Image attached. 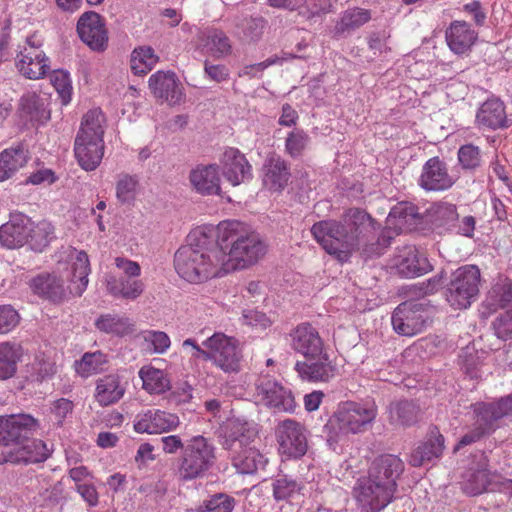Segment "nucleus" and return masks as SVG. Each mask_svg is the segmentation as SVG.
<instances>
[{
	"mask_svg": "<svg viewBox=\"0 0 512 512\" xmlns=\"http://www.w3.org/2000/svg\"><path fill=\"white\" fill-rule=\"evenodd\" d=\"M308 143V134L301 129H294L288 133L285 141V151L292 158L300 157Z\"/></svg>",
	"mask_w": 512,
	"mask_h": 512,
	"instance_id": "obj_56",
	"label": "nucleus"
},
{
	"mask_svg": "<svg viewBox=\"0 0 512 512\" xmlns=\"http://www.w3.org/2000/svg\"><path fill=\"white\" fill-rule=\"evenodd\" d=\"M33 292L52 302H60L65 297L63 280L54 274H41L31 281Z\"/></svg>",
	"mask_w": 512,
	"mask_h": 512,
	"instance_id": "obj_33",
	"label": "nucleus"
},
{
	"mask_svg": "<svg viewBox=\"0 0 512 512\" xmlns=\"http://www.w3.org/2000/svg\"><path fill=\"white\" fill-rule=\"evenodd\" d=\"M235 506L233 497L218 493L204 502L201 512H232Z\"/></svg>",
	"mask_w": 512,
	"mask_h": 512,
	"instance_id": "obj_59",
	"label": "nucleus"
},
{
	"mask_svg": "<svg viewBox=\"0 0 512 512\" xmlns=\"http://www.w3.org/2000/svg\"><path fill=\"white\" fill-rule=\"evenodd\" d=\"M19 111L29 121L45 122L50 118L44 100L36 93L23 95L19 103Z\"/></svg>",
	"mask_w": 512,
	"mask_h": 512,
	"instance_id": "obj_41",
	"label": "nucleus"
},
{
	"mask_svg": "<svg viewBox=\"0 0 512 512\" xmlns=\"http://www.w3.org/2000/svg\"><path fill=\"white\" fill-rule=\"evenodd\" d=\"M477 39V33L465 21H454L446 30V41L456 54H463L471 48Z\"/></svg>",
	"mask_w": 512,
	"mask_h": 512,
	"instance_id": "obj_32",
	"label": "nucleus"
},
{
	"mask_svg": "<svg viewBox=\"0 0 512 512\" xmlns=\"http://www.w3.org/2000/svg\"><path fill=\"white\" fill-rule=\"evenodd\" d=\"M492 328L497 338L512 339V309L500 313L492 322Z\"/></svg>",
	"mask_w": 512,
	"mask_h": 512,
	"instance_id": "obj_60",
	"label": "nucleus"
},
{
	"mask_svg": "<svg viewBox=\"0 0 512 512\" xmlns=\"http://www.w3.org/2000/svg\"><path fill=\"white\" fill-rule=\"evenodd\" d=\"M353 495L362 512H379L392 501L394 492L369 477H362L354 486Z\"/></svg>",
	"mask_w": 512,
	"mask_h": 512,
	"instance_id": "obj_12",
	"label": "nucleus"
},
{
	"mask_svg": "<svg viewBox=\"0 0 512 512\" xmlns=\"http://www.w3.org/2000/svg\"><path fill=\"white\" fill-rule=\"evenodd\" d=\"M149 88L155 98L169 105L180 104L184 99L182 86L174 72L157 71L149 78Z\"/></svg>",
	"mask_w": 512,
	"mask_h": 512,
	"instance_id": "obj_18",
	"label": "nucleus"
},
{
	"mask_svg": "<svg viewBox=\"0 0 512 512\" xmlns=\"http://www.w3.org/2000/svg\"><path fill=\"white\" fill-rule=\"evenodd\" d=\"M105 116L100 109L89 110L82 118L80 129L76 137L82 139L103 141Z\"/></svg>",
	"mask_w": 512,
	"mask_h": 512,
	"instance_id": "obj_38",
	"label": "nucleus"
},
{
	"mask_svg": "<svg viewBox=\"0 0 512 512\" xmlns=\"http://www.w3.org/2000/svg\"><path fill=\"white\" fill-rule=\"evenodd\" d=\"M90 273V262L86 252L80 251L77 253L75 261L71 266L70 281L73 288L71 291L77 295H81L86 289L88 284V275Z\"/></svg>",
	"mask_w": 512,
	"mask_h": 512,
	"instance_id": "obj_44",
	"label": "nucleus"
},
{
	"mask_svg": "<svg viewBox=\"0 0 512 512\" xmlns=\"http://www.w3.org/2000/svg\"><path fill=\"white\" fill-rule=\"evenodd\" d=\"M495 477L485 468L472 471L463 483V491L470 496L480 495L488 490Z\"/></svg>",
	"mask_w": 512,
	"mask_h": 512,
	"instance_id": "obj_48",
	"label": "nucleus"
},
{
	"mask_svg": "<svg viewBox=\"0 0 512 512\" xmlns=\"http://www.w3.org/2000/svg\"><path fill=\"white\" fill-rule=\"evenodd\" d=\"M159 57L150 46H139L131 53L130 66L135 75H145L153 69Z\"/></svg>",
	"mask_w": 512,
	"mask_h": 512,
	"instance_id": "obj_46",
	"label": "nucleus"
},
{
	"mask_svg": "<svg viewBox=\"0 0 512 512\" xmlns=\"http://www.w3.org/2000/svg\"><path fill=\"white\" fill-rule=\"evenodd\" d=\"M142 387L149 393L161 394L170 389V380L164 371L153 366H143L139 370Z\"/></svg>",
	"mask_w": 512,
	"mask_h": 512,
	"instance_id": "obj_43",
	"label": "nucleus"
},
{
	"mask_svg": "<svg viewBox=\"0 0 512 512\" xmlns=\"http://www.w3.org/2000/svg\"><path fill=\"white\" fill-rule=\"evenodd\" d=\"M189 181L195 191L201 195H219L220 175L216 164L197 165L190 171Z\"/></svg>",
	"mask_w": 512,
	"mask_h": 512,
	"instance_id": "obj_27",
	"label": "nucleus"
},
{
	"mask_svg": "<svg viewBox=\"0 0 512 512\" xmlns=\"http://www.w3.org/2000/svg\"><path fill=\"white\" fill-rule=\"evenodd\" d=\"M215 239L225 274L251 267L264 257L267 245L261 236L246 224L229 220L218 224Z\"/></svg>",
	"mask_w": 512,
	"mask_h": 512,
	"instance_id": "obj_3",
	"label": "nucleus"
},
{
	"mask_svg": "<svg viewBox=\"0 0 512 512\" xmlns=\"http://www.w3.org/2000/svg\"><path fill=\"white\" fill-rule=\"evenodd\" d=\"M421 409L419 405L410 400H401L389 406L390 423L402 427H410L419 420Z\"/></svg>",
	"mask_w": 512,
	"mask_h": 512,
	"instance_id": "obj_35",
	"label": "nucleus"
},
{
	"mask_svg": "<svg viewBox=\"0 0 512 512\" xmlns=\"http://www.w3.org/2000/svg\"><path fill=\"white\" fill-rule=\"evenodd\" d=\"M394 267L399 275L406 278L421 276L432 270L428 259L415 246H404L394 258Z\"/></svg>",
	"mask_w": 512,
	"mask_h": 512,
	"instance_id": "obj_22",
	"label": "nucleus"
},
{
	"mask_svg": "<svg viewBox=\"0 0 512 512\" xmlns=\"http://www.w3.org/2000/svg\"><path fill=\"white\" fill-rule=\"evenodd\" d=\"M75 157L79 165L86 171L95 170L101 163L104 155V141L98 143L97 140L75 138L74 143Z\"/></svg>",
	"mask_w": 512,
	"mask_h": 512,
	"instance_id": "obj_30",
	"label": "nucleus"
},
{
	"mask_svg": "<svg viewBox=\"0 0 512 512\" xmlns=\"http://www.w3.org/2000/svg\"><path fill=\"white\" fill-rule=\"evenodd\" d=\"M291 348L306 359H315L324 352L323 340L310 323L297 325L290 334Z\"/></svg>",
	"mask_w": 512,
	"mask_h": 512,
	"instance_id": "obj_17",
	"label": "nucleus"
},
{
	"mask_svg": "<svg viewBox=\"0 0 512 512\" xmlns=\"http://www.w3.org/2000/svg\"><path fill=\"white\" fill-rule=\"evenodd\" d=\"M30 231L27 243L33 250L39 252L48 246L54 234L53 226L47 221H41L36 225L30 221Z\"/></svg>",
	"mask_w": 512,
	"mask_h": 512,
	"instance_id": "obj_50",
	"label": "nucleus"
},
{
	"mask_svg": "<svg viewBox=\"0 0 512 512\" xmlns=\"http://www.w3.org/2000/svg\"><path fill=\"white\" fill-rule=\"evenodd\" d=\"M42 45V41L34 34L26 38L25 45L17 53L15 67L24 78L42 79L50 70V61Z\"/></svg>",
	"mask_w": 512,
	"mask_h": 512,
	"instance_id": "obj_9",
	"label": "nucleus"
},
{
	"mask_svg": "<svg viewBox=\"0 0 512 512\" xmlns=\"http://www.w3.org/2000/svg\"><path fill=\"white\" fill-rule=\"evenodd\" d=\"M202 345L209 349L207 360L225 373H238L243 358L238 341L221 332L208 337Z\"/></svg>",
	"mask_w": 512,
	"mask_h": 512,
	"instance_id": "obj_8",
	"label": "nucleus"
},
{
	"mask_svg": "<svg viewBox=\"0 0 512 512\" xmlns=\"http://www.w3.org/2000/svg\"><path fill=\"white\" fill-rule=\"evenodd\" d=\"M375 417L374 408L353 401L343 402L324 426L327 441L336 443L342 435L360 433Z\"/></svg>",
	"mask_w": 512,
	"mask_h": 512,
	"instance_id": "obj_5",
	"label": "nucleus"
},
{
	"mask_svg": "<svg viewBox=\"0 0 512 512\" xmlns=\"http://www.w3.org/2000/svg\"><path fill=\"white\" fill-rule=\"evenodd\" d=\"M331 7L332 0H307L305 10H301L299 13L307 19H311L328 13Z\"/></svg>",
	"mask_w": 512,
	"mask_h": 512,
	"instance_id": "obj_62",
	"label": "nucleus"
},
{
	"mask_svg": "<svg viewBox=\"0 0 512 512\" xmlns=\"http://www.w3.org/2000/svg\"><path fill=\"white\" fill-rule=\"evenodd\" d=\"M457 156L463 170L475 171L481 166V151L479 147L473 144L462 145L458 150Z\"/></svg>",
	"mask_w": 512,
	"mask_h": 512,
	"instance_id": "obj_54",
	"label": "nucleus"
},
{
	"mask_svg": "<svg viewBox=\"0 0 512 512\" xmlns=\"http://www.w3.org/2000/svg\"><path fill=\"white\" fill-rule=\"evenodd\" d=\"M51 450L46 443L40 439H31L22 441L21 444L6 449L2 453V461L12 464H31L44 462L49 458Z\"/></svg>",
	"mask_w": 512,
	"mask_h": 512,
	"instance_id": "obj_15",
	"label": "nucleus"
},
{
	"mask_svg": "<svg viewBox=\"0 0 512 512\" xmlns=\"http://www.w3.org/2000/svg\"><path fill=\"white\" fill-rule=\"evenodd\" d=\"M478 125L489 129L508 128L511 121L507 118L504 103L499 99H488L477 111Z\"/></svg>",
	"mask_w": 512,
	"mask_h": 512,
	"instance_id": "obj_29",
	"label": "nucleus"
},
{
	"mask_svg": "<svg viewBox=\"0 0 512 512\" xmlns=\"http://www.w3.org/2000/svg\"><path fill=\"white\" fill-rule=\"evenodd\" d=\"M262 171L263 185L270 191L280 192L287 186L290 168L281 156L269 155L263 164Z\"/></svg>",
	"mask_w": 512,
	"mask_h": 512,
	"instance_id": "obj_26",
	"label": "nucleus"
},
{
	"mask_svg": "<svg viewBox=\"0 0 512 512\" xmlns=\"http://www.w3.org/2000/svg\"><path fill=\"white\" fill-rule=\"evenodd\" d=\"M295 370L302 380L309 382H328L337 372L336 366L325 352H322L315 359L297 361Z\"/></svg>",
	"mask_w": 512,
	"mask_h": 512,
	"instance_id": "obj_24",
	"label": "nucleus"
},
{
	"mask_svg": "<svg viewBox=\"0 0 512 512\" xmlns=\"http://www.w3.org/2000/svg\"><path fill=\"white\" fill-rule=\"evenodd\" d=\"M51 83L61 98L62 104L67 105L71 101L72 95L69 74L64 70H56L51 75Z\"/></svg>",
	"mask_w": 512,
	"mask_h": 512,
	"instance_id": "obj_57",
	"label": "nucleus"
},
{
	"mask_svg": "<svg viewBox=\"0 0 512 512\" xmlns=\"http://www.w3.org/2000/svg\"><path fill=\"white\" fill-rule=\"evenodd\" d=\"M405 465L402 459L393 454H382L376 457L368 470L372 482L381 484L388 490L396 492L397 481L404 472Z\"/></svg>",
	"mask_w": 512,
	"mask_h": 512,
	"instance_id": "obj_14",
	"label": "nucleus"
},
{
	"mask_svg": "<svg viewBox=\"0 0 512 512\" xmlns=\"http://www.w3.org/2000/svg\"><path fill=\"white\" fill-rule=\"evenodd\" d=\"M222 173L233 186L252 178V167L247 158L236 148H228L221 158Z\"/></svg>",
	"mask_w": 512,
	"mask_h": 512,
	"instance_id": "obj_23",
	"label": "nucleus"
},
{
	"mask_svg": "<svg viewBox=\"0 0 512 512\" xmlns=\"http://www.w3.org/2000/svg\"><path fill=\"white\" fill-rule=\"evenodd\" d=\"M215 236L203 230L188 235V243L175 253L174 266L178 275L191 283H200L225 274Z\"/></svg>",
	"mask_w": 512,
	"mask_h": 512,
	"instance_id": "obj_2",
	"label": "nucleus"
},
{
	"mask_svg": "<svg viewBox=\"0 0 512 512\" xmlns=\"http://www.w3.org/2000/svg\"><path fill=\"white\" fill-rule=\"evenodd\" d=\"M40 428L39 421L30 414H11L5 416V442L6 449L21 444L22 441L32 437Z\"/></svg>",
	"mask_w": 512,
	"mask_h": 512,
	"instance_id": "obj_20",
	"label": "nucleus"
},
{
	"mask_svg": "<svg viewBox=\"0 0 512 512\" xmlns=\"http://www.w3.org/2000/svg\"><path fill=\"white\" fill-rule=\"evenodd\" d=\"M256 397L262 404L279 412L292 413L296 406L291 390L268 377H261L257 381Z\"/></svg>",
	"mask_w": 512,
	"mask_h": 512,
	"instance_id": "obj_13",
	"label": "nucleus"
},
{
	"mask_svg": "<svg viewBox=\"0 0 512 512\" xmlns=\"http://www.w3.org/2000/svg\"><path fill=\"white\" fill-rule=\"evenodd\" d=\"M22 348L15 342L0 343V380L13 377L17 370V363L21 360Z\"/></svg>",
	"mask_w": 512,
	"mask_h": 512,
	"instance_id": "obj_40",
	"label": "nucleus"
},
{
	"mask_svg": "<svg viewBox=\"0 0 512 512\" xmlns=\"http://www.w3.org/2000/svg\"><path fill=\"white\" fill-rule=\"evenodd\" d=\"M430 319L427 304L406 301L398 305L391 318L393 329L402 336L421 333Z\"/></svg>",
	"mask_w": 512,
	"mask_h": 512,
	"instance_id": "obj_10",
	"label": "nucleus"
},
{
	"mask_svg": "<svg viewBox=\"0 0 512 512\" xmlns=\"http://www.w3.org/2000/svg\"><path fill=\"white\" fill-rule=\"evenodd\" d=\"M256 436V428L239 419L229 420L221 427L220 444L230 452L232 465L240 474H254L267 464V458L259 450L250 447Z\"/></svg>",
	"mask_w": 512,
	"mask_h": 512,
	"instance_id": "obj_4",
	"label": "nucleus"
},
{
	"mask_svg": "<svg viewBox=\"0 0 512 512\" xmlns=\"http://www.w3.org/2000/svg\"><path fill=\"white\" fill-rule=\"evenodd\" d=\"M30 219L22 213H13L0 227V244L8 249L20 248L28 242Z\"/></svg>",
	"mask_w": 512,
	"mask_h": 512,
	"instance_id": "obj_25",
	"label": "nucleus"
},
{
	"mask_svg": "<svg viewBox=\"0 0 512 512\" xmlns=\"http://www.w3.org/2000/svg\"><path fill=\"white\" fill-rule=\"evenodd\" d=\"M139 186V178L136 175L120 174L116 182V197L122 204L134 201L137 188Z\"/></svg>",
	"mask_w": 512,
	"mask_h": 512,
	"instance_id": "obj_53",
	"label": "nucleus"
},
{
	"mask_svg": "<svg viewBox=\"0 0 512 512\" xmlns=\"http://www.w3.org/2000/svg\"><path fill=\"white\" fill-rule=\"evenodd\" d=\"M28 161V152L22 147H12L0 153V182L11 178Z\"/></svg>",
	"mask_w": 512,
	"mask_h": 512,
	"instance_id": "obj_36",
	"label": "nucleus"
},
{
	"mask_svg": "<svg viewBox=\"0 0 512 512\" xmlns=\"http://www.w3.org/2000/svg\"><path fill=\"white\" fill-rule=\"evenodd\" d=\"M371 19V13L367 9L353 8L344 11L336 22L334 33L340 37L359 29Z\"/></svg>",
	"mask_w": 512,
	"mask_h": 512,
	"instance_id": "obj_39",
	"label": "nucleus"
},
{
	"mask_svg": "<svg viewBox=\"0 0 512 512\" xmlns=\"http://www.w3.org/2000/svg\"><path fill=\"white\" fill-rule=\"evenodd\" d=\"M481 276L474 265L458 268L446 289V300L455 309H466L477 298Z\"/></svg>",
	"mask_w": 512,
	"mask_h": 512,
	"instance_id": "obj_7",
	"label": "nucleus"
},
{
	"mask_svg": "<svg viewBox=\"0 0 512 512\" xmlns=\"http://www.w3.org/2000/svg\"><path fill=\"white\" fill-rule=\"evenodd\" d=\"M19 314L11 305L0 306V334H5L19 323Z\"/></svg>",
	"mask_w": 512,
	"mask_h": 512,
	"instance_id": "obj_61",
	"label": "nucleus"
},
{
	"mask_svg": "<svg viewBox=\"0 0 512 512\" xmlns=\"http://www.w3.org/2000/svg\"><path fill=\"white\" fill-rule=\"evenodd\" d=\"M494 404H483L476 409L474 426L481 428L484 434L495 430L496 422L502 418V412Z\"/></svg>",
	"mask_w": 512,
	"mask_h": 512,
	"instance_id": "obj_52",
	"label": "nucleus"
},
{
	"mask_svg": "<svg viewBox=\"0 0 512 512\" xmlns=\"http://www.w3.org/2000/svg\"><path fill=\"white\" fill-rule=\"evenodd\" d=\"M444 450V436L435 427L430 430L428 438L420 443L410 454L409 463L419 467L433 459L439 458Z\"/></svg>",
	"mask_w": 512,
	"mask_h": 512,
	"instance_id": "obj_28",
	"label": "nucleus"
},
{
	"mask_svg": "<svg viewBox=\"0 0 512 512\" xmlns=\"http://www.w3.org/2000/svg\"><path fill=\"white\" fill-rule=\"evenodd\" d=\"M180 425L176 414L162 410H147L136 417L134 429L138 433L161 434L175 430Z\"/></svg>",
	"mask_w": 512,
	"mask_h": 512,
	"instance_id": "obj_19",
	"label": "nucleus"
},
{
	"mask_svg": "<svg viewBox=\"0 0 512 512\" xmlns=\"http://www.w3.org/2000/svg\"><path fill=\"white\" fill-rule=\"evenodd\" d=\"M244 324L253 327L267 328L270 326L271 321L265 313L255 309H245L242 313Z\"/></svg>",
	"mask_w": 512,
	"mask_h": 512,
	"instance_id": "obj_64",
	"label": "nucleus"
},
{
	"mask_svg": "<svg viewBox=\"0 0 512 512\" xmlns=\"http://www.w3.org/2000/svg\"><path fill=\"white\" fill-rule=\"evenodd\" d=\"M436 222L439 225H450L458 219V214L455 205L452 204H439L434 208Z\"/></svg>",
	"mask_w": 512,
	"mask_h": 512,
	"instance_id": "obj_63",
	"label": "nucleus"
},
{
	"mask_svg": "<svg viewBox=\"0 0 512 512\" xmlns=\"http://www.w3.org/2000/svg\"><path fill=\"white\" fill-rule=\"evenodd\" d=\"M106 288L109 294L116 298L135 300L142 295L144 283L139 279L117 277L112 273L105 275Z\"/></svg>",
	"mask_w": 512,
	"mask_h": 512,
	"instance_id": "obj_31",
	"label": "nucleus"
},
{
	"mask_svg": "<svg viewBox=\"0 0 512 512\" xmlns=\"http://www.w3.org/2000/svg\"><path fill=\"white\" fill-rule=\"evenodd\" d=\"M379 229L380 225L365 210L350 208L340 221L315 223L311 233L328 254L340 262H346L356 251L365 258L380 256L391 238L380 236Z\"/></svg>",
	"mask_w": 512,
	"mask_h": 512,
	"instance_id": "obj_1",
	"label": "nucleus"
},
{
	"mask_svg": "<svg viewBox=\"0 0 512 512\" xmlns=\"http://www.w3.org/2000/svg\"><path fill=\"white\" fill-rule=\"evenodd\" d=\"M142 337L153 354H164L171 345L170 337L163 331L148 330L143 332Z\"/></svg>",
	"mask_w": 512,
	"mask_h": 512,
	"instance_id": "obj_55",
	"label": "nucleus"
},
{
	"mask_svg": "<svg viewBox=\"0 0 512 512\" xmlns=\"http://www.w3.org/2000/svg\"><path fill=\"white\" fill-rule=\"evenodd\" d=\"M77 32L80 39L92 50L101 52L107 48L108 32L98 13H84L78 20Z\"/></svg>",
	"mask_w": 512,
	"mask_h": 512,
	"instance_id": "obj_16",
	"label": "nucleus"
},
{
	"mask_svg": "<svg viewBox=\"0 0 512 512\" xmlns=\"http://www.w3.org/2000/svg\"><path fill=\"white\" fill-rule=\"evenodd\" d=\"M96 328L106 334L123 337L134 332V323L118 314H101L95 321Z\"/></svg>",
	"mask_w": 512,
	"mask_h": 512,
	"instance_id": "obj_37",
	"label": "nucleus"
},
{
	"mask_svg": "<svg viewBox=\"0 0 512 512\" xmlns=\"http://www.w3.org/2000/svg\"><path fill=\"white\" fill-rule=\"evenodd\" d=\"M491 306L504 308L512 301V285L507 280L497 282L489 292Z\"/></svg>",
	"mask_w": 512,
	"mask_h": 512,
	"instance_id": "obj_58",
	"label": "nucleus"
},
{
	"mask_svg": "<svg viewBox=\"0 0 512 512\" xmlns=\"http://www.w3.org/2000/svg\"><path fill=\"white\" fill-rule=\"evenodd\" d=\"M392 219L397 220L395 226L399 229L412 230L419 223L421 214L415 205L411 203H400L389 213L388 220L391 222Z\"/></svg>",
	"mask_w": 512,
	"mask_h": 512,
	"instance_id": "obj_47",
	"label": "nucleus"
},
{
	"mask_svg": "<svg viewBox=\"0 0 512 512\" xmlns=\"http://www.w3.org/2000/svg\"><path fill=\"white\" fill-rule=\"evenodd\" d=\"M125 390L118 375H106L96 383L95 398L101 406L112 405L124 396Z\"/></svg>",
	"mask_w": 512,
	"mask_h": 512,
	"instance_id": "obj_34",
	"label": "nucleus"
},
{
	"mask_svg": "<svg viewBox=\"0 0 512 512\" xmlns=\"http://www.w3.org/2000/svg\"><path fill=\"white\" fill-rule=\"evenodd\" d=\"M279 451L287 458H301L308 449L307 431L305 427L293 420L286 419L276 427Z\"/></svg>",
	"mask_w": 512,
	"mask_h": 512,
	"instance_id": "obj_11",
	"label": "nucleus"
},
{
	"mask_svg": "<svg viewBox=\"0 0 512 512\" xmlns=\"http://www.w3.org/2000/svg\"><path fill=\"white\" fill-rule=\"evenodd\" d=\"M303 484L288 475H279L272 483L273 496L277 501L289 500L300 494Z\"/></svg>",
	"mask_w": 512,
	"mask_h": 512,
	"instance_id": "obj_49",
	"label": "nucleus"
},
{
	"mask_svg": "<svg viewBox=\"0 0 512 512\" xmlns=\"http://www.w3.org/2000/svg\"><path fill=\"white\" fill-rule=\"evenodd\" d=\"M215 447L203 436L192 437L179 458L178 474L182 480L202 477L215 463Z\"/></svg>",
	"mask_w": 512,
	"mask_h": 512,
	"instance_id": "obj_6",
	"label": "nucleus"
},
{
	"mask_svg": "<svg viewBox=\"0 0 512 512\" xmlns=\"http://www.w3.org/2000/svg\"><path fill=\"white\" fill-rule=\"evenodd\" d=\"M418 183L426 191H444L452 187L455 180L448 173L446 163L439 157H432L423 165Z\"/></svg>",
	"mask_w": 512,
	"mask_h": 512,
	"instance_id": "obj_21",
	"label": "nucleus"
},
{
	"mask_svg": "<svg viewBox=\"0 0 512 512\" xmlns=\"http://www.w3.org/2000/svg\"><path fill=\"white\" fill-rule=\"evenodd\" d=\"M201 44L216 57H223L231 53V43L227 35L215 28H209L200 33Z\"/></svg>",
	"mask_w": 512,
	"mask_h": 512,
	"instance_id": "obj_42",
	"label": "nucleus"
},
{
	"mask_svg": "<svg viewBox=\"0 0 512 512\" xmlns=\"http://www.w3.org/2000/svg\"><path fill=\"white\" fill-rule=\"evenodd\" d=\"M107 363L108 357L101 351L87 352L75 362V370L78 375L87 378L104 371Z\"/></svg>",
	"mask_w": 512,
	"mask_h": 512,
	"instance_id": "obj_45",
	"label": "nucleus"
},
{
	"mask_svg": "<svg viewBox=\"0 0 512 512\" xmlns=\"http://www.w3.org/2000/svg\"><path fill=\"white\" fill-rule=\"evenodd\" d=\"M233 22L235 27L241 30L242 37L246 41H257L261 37L265 26L262 17L236 16Z\"/></svg>",
	"mask_w": 512,
	"mask_h": 512,
	"instance_id": "obj_51",
	"label": "nucleus"
}]
</instances>
